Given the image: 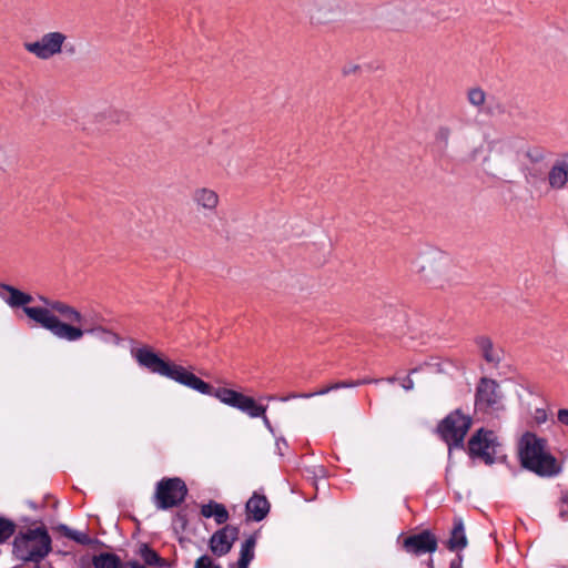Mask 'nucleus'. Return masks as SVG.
<instances>
[{"instance_id":"nucleus-49","label":"nucleus","mask_w":568,"mask_h":568,"mask_svg":"<svg viewBox=\"0 0 568 568\" xmlns=\"http://www.w3.org/2000/svg\"><path fill=\"white\" fill-rule=\"evenodd\" d=\"M212 568H221L220 566H213Z\"/></svg>"},{"instance_id":"nucleus-20","label":"nucleus","mask_w":568,"mask_h":568,"mask_svg":"<svg viewBox=\"0 0 568 568\" xmlns=\"http://www.w3.org/2000/svg\"><path fill=\"white\" fill-rule=\"evenodd\" d=\"M201 515L205 518L213 517L217 525L225 524L230 517L225 506L214 500L201 506Z\"/></svg>"},{"instance_id":"nucleus-30","label":"nucleus","mask_w":568,"mask_h":568,"mask_svg":"<svg viewBox=\"0 0 568 568\" xmlns=\"http://www.w3.org/2000/svg\"><path fill=\"white\" fill-rule=\"evenodd\" d=\"M16 524L7 518L0 517V544L7 541L16 532Z\"/></svg>"},{"instance_id":"nucleus-24","label":"nucleus","mask_w":568,"mask_h":568,"mask_svg":"<svg viewBox=\"0 0 568 568\" xmlns=\"http://www.w3.org/2000/svg\"><path fill=\"white\" fill-rule=\"evenodd\" d=\"M549 184L554 189H561L568 181V162L557 161L549 172Z\"/></svg>"},{"instance_id":"nucleus-17","label":"nucleus","mask_w":568,"mask_h":568,"mask_svg":"<svg viewBox=\"0 0 568 568\" xmlns=\"http://www.w3.org/2000/svg\"><path fill=\"white\" fill-rule=\"evenodd\" d=\"M270 503L264 495L254 493L246 501L245 509L250 519L254 521L263 520L270 511Z\"/></svg>"},{"instance_id":"nucleus-15","label":"nucleus","mask_w":568,"mask_h":568,"mask_svg":"<svg viewBox=\"0 0 568 568\" xmlns=\"http://www.w3.org/2000/svg\"><path fill=\"white\" fill-rule=\"evenodd\" d=\"M403 548L413 555H422L434 552L437 549V539L428 531L424 530L419 534L408 536L403 541Z\"/></svg>"},{"instance_id":"nucleus-41","label":"nucleus","mask_w":568,"mask_h":568,"mask_svg":"<svg viewBox=\"0 0 568 568\" xmlns=\"http://www.w3.org/2000/svg\"><path fill=\"white\" fill-rule=\"evenodd\" d=\"M535 418L538 423H545L547 419L546 412L544 409H537Z\"/></svg>"},{"instance_id":"nucleus-48","label":"nucleus","mask_w":568,"mask_h":568,"mask_svg":"<svg viewBox=\"0 0 568 568\" xmlns=\"http://www.w3.org/2000/svg\"><path fill=\"white\" fill-rule=\"evenodd\" d=\"M450 567H452V568H456V567H458V564H456L455 561H453V562H452V565H450Z\"/></svg>"},{"instance_id":"nucleus-8","label":"nucleus","mask_w":568,"mask_h":568,"mask_svg":"<svg viewBox=\"0 0 568 568\" xmlns=\"http://www.w3.org/2000/svg\"><path fill=\"white\" fill-rule=\"evenodd\" d=\"M187 488L185 483L178 478H164L156 484L154 500L158 509H169L179 506L185 499Z\"/></svg>"},{"instance_id":"nucleus-35","label":"nucleus","mask_w":568,"mask_h":568,"mask_svg":"<svg viewBox=\"0 0 568 568\" xmlns=\"http://www.w3.org/2000/svg\"><path fill=\"white\" fill-rule=\"evenodd\" d=\"M559 516L561 519H568V491L564 493L560 497Z\"/></svg>"},{"instance_id":"nucleus-6","label":"nucleus","mask_w":568,"mask_h":568,"mask_svg":"<svg viewBox=\"0 0 568 568\" xmlns=\"http://www.w3.org/2000/svg\"><path fill=\"white\" fill-rule=\"evenodd\" d=\"M470 426L471 418L456 409L439 423L437 430L449 448H460Z\"/></svg>"},{"instance_id":"nucleus-47","label":"nucleus","mask_w":568,"mask_h":568,"mask_svg":"<svg viewBox=\"0 0 568 568\" xmlns=\"http://www.w3.org/2000/svg\"><path fill=\"white\" fill-rule=\"evenodd\" d=\"M388 383H395L396 378L394 376L386 378Z\"/></svg>"},{"instance_id":"nucleus-31","label":"nucleus","mask_w":568,"mask_h":568,"mask_svg":"<svg viewBox=\"0 0 568 568\" xmlns=\"http://www.w3.org/2000/svg\"><path fill=\"white\" fill-rule=\"evenodd\" d=\"M467 100L473 106L480 108L486 101V93L478 87L471 88L467 91Z\"/></svg>"},{"instance_id":"nucleus-26","label":"nucleus","mask_w":568,"mask_h":568,"mask_svg":"<svg viewBox=\"0 0 568 568\" xmlns=\"http://www.w3.org/2000/svg\"><path fill=\"white\" fill-rule=\"evenodd\" d=\"M256 539L254 536H250L242 545L240 551V558L237 561V568H248L250 562L254 558V547Z\"/></svg>"},{"instance_id":"nucleus-22","label":"nucleus","mask_w":568,"mask_h":568,"mask_svg":"<svg viewBox=\"0 0 568 568\" xmlns=\"http://www.w3.org/2000/svg\"><path fill=\"white\" fill-rule=\"evenodd\" d=\"M201 515L205 518L213 517L217 525L225 524L230 517L225 506L214 500L201 506Z\"/></svg>"},{"instance_id":"nucleus-33","label":"nucleus","mask_w":568,"mask_h":568,"mask_svg":"<svg viewBox=\"0 0 568 568\" xmlns=\"http://www.w3.org/2000/svg\"><path fill=\"white\" fill-rule=\"evenodd\" d=\"M526 158L532 163H539L545 160V151L539 146L528 148Z\"/></svg>"},{"instance_id":"nucleus-9","label":"nucleus","mask_w":568,"mask_h":568,"mask_svg":"<svg viewBox=\"0 0 568 568\" xmlns=\"http://www.w3.org/2000/svg\"><path fill=\"white\" fill-rule=\"evenodd\" d=\"M67 40V34L60 31H51L44 33L37 41L26 42L24 49L40 60H49L63 52V45Z\"/></svg>"},{"instance_id":"nucleus-40","label":"nucleus","mask_w":568,"mask_h":568,"mask_svg":"<svg viewBox=\"0 0 568 568\" xmlns=\"http://www.w3.org/2000/svg\"><path fill=\"white\" fill-rule=\"evenodd\" d=\"M402 387L405 390H412L414 388V381L409 376L405 377L402 382Z\"/></svg>"},{"instance_id":"nucleus-34","label":"nucleus","mask_w":568,"mask_h":568,"mask_svg":"<svg viewBox=\"0 0 568 568\" xmlns=\"http://www.w3.org/2000/svg\"><path fill=\"white\" fill-rule=\"evenodd\" d=\"M362 67L354 62H346L342 68V74L344 77L357 75L361 73Z\"/></svg>"},{"instance_id":"nucleus-42","label":"nucleus","mask_w":568,"mask_h":568,"mask_svg":"<svg viewBox=\"0 0 568 568\" xmlns=\"http://www.w3.org/2000/svg\"><path fill=\"white\" fill-rule=\"evenodd\" d=\"M63 51L70 55H73L75 53V45L74 44H71V43H68L67 41L64 42V45H63Z\"/></svg>"},{"instance_id":"nucleus-29","label":"nucleus","mask_w":568,"mask_h":568,"mask_svg":"<svg viewBox=\"0 0 568 568\" xmlns=\"http://www.w3.org/2000/svg\"><path fill=\"white\" fill-rule=\"evenodd\" d=\"M58 530L64 537H67V538H69L71 540H74V541H77L80 545H90L91 544V538L89 537L88 534L82 532V531H78V530H73V529L69 528L67 525H60L58 527Z\"/></svg>"},{"instance_id":"nucleus-23","label":"nucleus","mask_w":568,"mask_h":568,"mask_svg":"<svg viewBox=\"0 0 568 568\" xmlns=\"http://www.w3.org/2000/svg\"><path fill=\"white\" fill-rule=\"evenodd\" d=\"M201 515L205 518L213 517L217 525L225 524L230 517L225 506L214 500L201 506Z\"/></svg>"},{"instance_id":"nucleus-1","label":"nucleus","mask_w":568,"mask_h":568,"mask_svg":"<svg viewBox=\"0 0 568 568\" xmlns=\"http://www.w3.org/2000/svg\"><path fill=\"white\" fill-rule=\"evenodd\" d=\"M0 288L9 294L4 301L10 307H22L24 314L30 320L34 321L41 327L48 329L60 339L77 342L81 339L87 333L98 334L102 339L106 342H119V336L116 334L102 326L82 328L80 326L72 325L71 323L81 324L83 316L79 311L67 303L61 301H52L44 296H40V301H42L47 307H30L28 304L33 301V297L30 294L4 283L0 284Z\"/></svg>"},{"instance_id":"nucleus-27","label":"nucleus","mask_w":568,"mask_h":568,"mask_svg":"<svg viewBox=\"0 0 568 568\" xmlns=\"http://www.w3.org/2000/svg\"><path fill=\"white\" fill-rule=\"evenodd\" d=\"M94 568H122L121 559L114 554H100L93 558Z\"/></svg>"},{"instance_id":"nucleus-44","label":"nucleus","mask_w":568,"mask_h":568,"mask_svg":"<svg viewBox=\"0 0 568 568\" xmlns=\"http://www.w3.org/2000/svg\"><path fill=\"white\" fill-rule=\"evenodd\" d=\"M335 388H331V385L327 386V387H323L322 389L317 390V392H314V396L316 395H325L327 393H329L331 390H334Z\"/></svg>"},{"instance_id":"nucleus-11","label":"nucleus","mask_w":568,"mask_h":568,"mask_svg":"<svg viewBox=\"0 0 568 568\" xmlns=\"http://www.w3.org/2000/svg\"><path fill=\"white\" fill-rule=\"evenodd\" d=\"M446 258L439 253H428L415 261L416 272L422 280L434 285L442 286L440 275L444 273Z\"/></svg>"},{"instance_id":"nucleus-18","label":"nucleus","mask_w":568,"mask_h":568,"mask_svg":"<svg viewBox=\"0 0 568 568\" xmlns=\"http://www.w3.org/2000/svg\"><path fill=\"white\" fill-rule=\"evenodd\" d=\"M192 200L199 209H202L209 213H215L220 197L214 190L207 187H199L194 190Z\"/></svg>"},{"instance_id":"nucleus-45","label":"nucleus","mask_w":568,"mask_h":568,"mask_svg":"<svg viewBox=\"0 0 568 568\" xmlns=\"http://www.w3.org/2000/svg\"><path fill=\"white\" fill-rule=\"evenodd\" d=\"M381 379H359L355 383H359V385L367 384V383H378Z\"/></svg>"},{"instance_id":"nucleus-25","label":"nucleus","mask_w":568,"mask_h":568,"mask_svg":"<svg viewBox=\"0 0 568 568\" xmlns=\"http://www.w3.org/2000/svg\"><path fill=\"white\" fill-rule=\"evenodd\" d=\"M449 550L463 549L467 546L464 523L462 518H455L450 538L447 544Z\"/></svg>"},{"instance_id":"nucleus-7","label":"nucleus","mask_w":568,"mask_h":568,"mask_svg":"<svg viewBox=\"0 0 568 568\" xmlns=\"http://www.w3.org/2000/svg\"><path fill=\"white\" fill-rule=\"evenodd\" d=\"M203 394L214 396L223 404L234 407L247 414L252 418L263 416L266 412V407L257 404L253 397L246 396L231 388L220 387L215 389L210 385V392Z\"/></svg>"},{"instance_id":"nucleus-39","label":"nucleus","mask_w":568,"mask_h":568,"mask_svg":"<svg viewBox=\"0 0 568 568\" xmlns=\"http://www.w3.org/2000/svg\"><path fill=\"white\" fill-rule=\"evenodd\" d=\"M558 420L568 426V409L562 408L558 410Z\"/></svg>"},{"instance_id":"nucleus-46","label":"nucleus","mask_w":568,"mask_h":568,"mask_svg":"<svg viewBox=\"0 0 568 568\" xmlns=\"http://www.w3.org/2000/svg\"><path fill=\"white\" fill-rule=\"evenodd\" d=\"M261 417L263 418L264 424H265L267 427H270V426H271V424H270L268 418L265 416V414H264L263 416H261Z\"/></svg>"},{"instance_id":"nucleus-5","label":"nucleus","mask_w":568,"mask_h":568,"mask_svg":"<svg viewBox=\"0 0 568 568\" xmlns=\"http://www.w3.org/2000/svg\"><path fill=\"white\" fill-rule=\"evenodd\" d=\"M52 540L45 527L20 531L13 540V555L24 562L38 564L52 550Z\"/></svg>"},{"instance_id":"nucleus-10","label":"nucleus","mask_w":568,"mask_h":568,"mask_svg":"<svg viewBox=\"0 0 568 568\" xmlns=\"http://www.w3.org/2000/svg\"><path fill=\"white\" fill-rule=\"evenodd\" d=\"M475 406L485 413L504 408L503 394L496 381L487 377L480 378L476 388Z\"/></svg>"},{"instance_id":"nucleus-32","label":"nucleus","mask_w":568,"mask_h":568,"mask_svg":"<svg viewBox=\"0 0 568 568\" xmlns=\"http://www.w3.org/2000/svg\"><path fill=\"white\" fill-rule=\"evenodd\" d=\"M452 135V130L448 126H439L435 133V141L442 149H447Z\"/></svg>"},{"instance_id":"nucleus-4","label":"nucleus","mask_w":568,"mask_h":568,"mask_svg":"<svg viewBox=\"0 0 568 568\" xmlns=\"http://www.w3.org/2000/svg\"><path fill=\"white\" fill-rule=\"evenodd\" d=\"M520 460L525 468L539 476H555L560 473L557 459L547 450V442L535 434L526 433L521 438Z\"/></svg>"},{"instance_id":"nucleus-3","label":"nucleus","mask_w":568,"mask_h":568,"mask_svg":"<svg viewBox=\"0 0 568 568\" xmlns=\"http://www.w3.org/2000/svg\"><path fill=\"white\" fill-rule=\"evenodd\" d=\"M524 141L517 136H505L488 144L485 163L494 176L510 178L518 166L519 153Z\"/></svg>"},{"instance_id":"nucleus-12","label":"nucleus","mask_w":568,"mask_h":568,"mask_svg":"<svg viewBox=\"0 0 568 568\" xmlns=\"http://www.w3.org/2000/svg\"><path fill=\"white\" fill-rule=\"evenodd\" d=\"M305 12L312 24H326L339 17L342 7L338 0H310Z\"/></svg>"},{"instance_id":"nucleus-14","label":"nucleus","mask_w":568,"mask_h":568,"mask_svg":"<svg viewBox=\"0 0 568 568\" xmlns=\"http://www.w3.org/2000/svg\"><path fill=\"white\" fill-rule=\"evenodd\" d=\"M239 532V527L232 525H226L215 531L210 538L211 551L219 557L226 555L237 539Z\"/></svg>"},{"instance_id":"nucleus-37","label":"nucleus","mask_w":568,"mask_h":568,"mask_svg":"<svg viewBox=\"0 0 568 568\" xmlns=\"http://www.w3.org/2000/svg\"><path fill=\"white\" fill-rule=\"evenodd\" d=\"M359 383H355L353 381H343V382H337V383H334L331 385V388H335V389H339V388H346V387H354V386H358Z\"/></svg>"},{"instance_id":"nucleus-2","label":"nucleus","mask_w":568,"mask_h":568,"mask_svg":"<svg viewBox=\"0 0 568 568\" xmlns=\"http://www.w3.org/2000/svg\"><path fill=\"white\" fill-rule=\"evenodd\" d=\"M134 357L140 366L149 369L153 374L171 378L184 386L197 390L199 393L210 392L209 383L186 371L183 366L164 361L150 348L142 347L136 349Z\"/></svg>"},{"instance_id":"nucleus-13","label":"nucleus","mask_w":568,"mask_h":568,"mask_svg":"<svg viewBox=\"0 0 568 568\" xmlns=\"http://www.w3.org/2000/svg\"><path fill=\"white\" fill-rule=\"evenodd\" d=\"M468 452L471 457H478L486 464L494 463L495 435L491 430L480 428L468 442Z\"/></svg>"},{"instance_id":"nucleus-38","label":"nucleus","mask_w":568,"mask_h":568,"mask_svg":"<svg viewBox=\"0 0 568 568\" xmlns=\"http://www.w3.org/2000/svg\"><path fill=\"white\" fill-rule=\"evenodd\" d=\"M313 396H314V394H310V393H301V394H298V393H291L290 395H287L286 397H282L281 399L283 402H285V400H288V399H292V398H311Z\"/></svg>"},{"instance_id":"nucleus-16","label":"nucleus","mask_w":568,"mask_h":568,"mask_svg":"<svg viewBox=\"0 0 568 568\" xmlns=\"http://www.w3.org/2000/svg\"><path fill=\"white\" fill-rule=\"evenodd\" d=\"M483 358L493 367H497L504 357L503 349L495 345L488 336H478L475 339Z\"/></svg>"},{"instance_id":"nucleus-21","label":"nucleus","mask_w":568,"mask_h":568,"mask_svg":"<svg viewBox=\"0 0 568 568\" xmlns=\"http://www.w3.org/2000/svg\"><path fill=\"white\" fill-rule=\"evenodd\" d=\"M201 515L205 518L213 517L217 525L225 524L230 517L225 506L214 500L201 506Z\"/></svg>"},{"instance_id":"nucleus-36","label":"nucleus","mask_w":568,"mask_h":568,"mask_svg":"<svg viewBox=\"0 0 568 568\" xmlns=\"http://www.w3.org/2000/svg\"><path fill=\"white\" fill-rule=\"evenodd\" d=\"M212 560L209 556H201L196 561H195V567L194 568H212Z\"/></svg>"},{"instance_id":"nucleus-43","label":"nucleus","mask_w":568,"mask_h":568,"mask_svg":"<svg viewBox=\"0 0 568 568\" xmlns=\"http://www.w3.org/2000/svg\"><path fill=\"white\" fill-rule=\"evenodd\" d=\"M125 567L128 568H145V566L141 565L139 561L136 560H132V561H128L125 564Z\"/></svg>"},{"instance_id":"nucleus-28","label":"nucleus","mask_w":568,"mask_h":568,"mask_svg":"<svg viewBox=\"0 0 568 568\" xmlns=\"http://www.w3.org/2000/svg\"><path fill=\"white\" fill-rule=\"evenodd\" d=\"M140 556L148 566L163 567L165 560L161 558L158 552L151 549L146 544H143L140 548Z\"/></svg>"},{"instance_id":"nucleus-19","label":"nucleus","mask_w":568,"mask_h":568,"mask_svg":"<svg viewBox=\"0 0 568 568\" xmlns=\"http://www.w3.org/2000/svg\"><path fill=\"white\" fill-rule=\"evenodd\" d=\"M95 121L101 124H120L129 119V114L120 109L108 106L94 114Z\"/></svg>"}]
</instances>
